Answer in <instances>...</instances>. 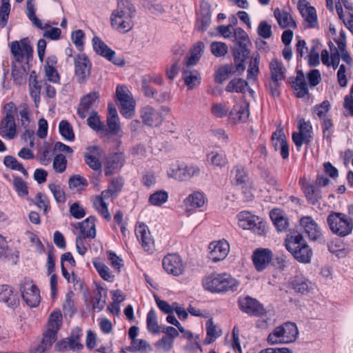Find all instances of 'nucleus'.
Wrapping results in <instances>:
<instances>
[{
  "mask_svg": "<svg viewBox=\"0 0 353 353\" xmlns=\"http://www.w3.org/2000/svg\"><path fill=\"white\" fill-rule=\"evenodd\" d=\"M134 14L135 8L131 1L119 0L117 8L111 15L112 27L121 32H128L132 28Z\"/></svg>",
  "mask_w": 353,
  "mask_h": 353,
  "instance_id": "obj_1",
  "label": "nucleus"
},
{
  "mask_svg": "<svg viewBox=\"0 0 353 353\" xmlns=\"http://www.w3.org/2000/svg\"><path fill=\"white\" fill-rule=\"evenodd\" d=\"M202 285L205 290L210 292L222 293L236 291L240 282L228 274L214 273L205 276L202 280Z\"/></svg>",
  "mask_w": 353,
  "mask_h": 353,
  "instance_id": "obj_2",
  "label": "nucleus"
},
{
  "mask_svg": "<svg viewBox=\"0 0 353 353\" xmlns=\"http://www.w3.org/2000/svg\"><path fill=\"white\" fill-rule=\"evenodd\" d=\"M285 248L298 261L303 263L310 262L312 251L301 234L294 233L288 235L285 239Z\"/></svg>",
  "mask_w": 353,
  "mask_h": 353,
  "instance_id": "obj_3",
  "label": "nucleus"
},
{
  "mask_svg": "<svg viewBox=\"0 0 353 353\" xmlns=\"http://www.w3.org/2000/svg\"><path fill=\"white\" fill-rule=\"evenodd\" d=\"M327 223L330 230L341 237L349 235L353 230V223L346 214L341 212H331L327 218Z\"/></svg>",
  "mask_w": 353,
  "mask_h": 353,
  "instance_id": "obj_4",
  "label": "nucleus"
},
{
  "mask_svg": "<svg viewBox=\"0 0 353 353\" xmlns=\"http://www.w3.org/2000/svg\"><path fill=\"white\" fill-rule=\"evenodd\" d=\"M238 225L243 230H251L259 235H264L266 232V223L259 216L244 211L237 215Z\"/></svg>",
  "mask_w": 353,
  "mask_h": 353,
  "instance_id": "obj_5",
  "label": "nucleus"
},
{
  "mask_svg": "<svg viewBox=\"0 0 353 353\" xmlns=\"http://www.w3.org/2000/svg\"><path fill=\"white\" fill-rule=\"evenodd\" d=\"M116 95L119 101L120 112L125 118L133 116L135 109V101L128 88L125 85H117Z\"/></svg>",
  "mask_w": 353,
  "mask_h": 353,
  "instance_id": "obj_6",
  "label": "nucleus"
},
{
  "mask_svg": "<svg viewBox=\"0 0 353 353\" xmlns=\"http://www.w3.org/2000/svg\"><path fill=\"white\" fill-rule=\"evenodd\" d=\"M22 299L31 307H36L41 301L40 291L34 282L29 279H24L20 284Z\"/></svg>",
  "mask_w": 353,
  "mask_h": 353,
  "instance_id": "obj_7",
  "label": "nucleus"
},
{
  "mask_svg": "<svg viewBox=\"0 0 353 353\" xmlns=\"http://www.w3.org/2000/svg\"><path fill=\"white\" fill-rule=\"evenodd\" d=\"M300 225L305 234L312 241L324 243L325 239L320 226L310 216H305L301 218Z\"/></svg>",
  "mask_w": 353,
  "mask_h": 353,
  "instance_id": "obj_8",
  "label": "nucleus"
},
{
  "mask_svg": "<svg viewBox=\"0 0 353 353\" xmlns=\"http://www.w3.org/2000/svg\"><path fill=\"white\" fill-rule=\"evenodd\" d=\"M164 270L170 275L179 276L182 275L186 268V264L177 254H168L162 261Z\"/></svg>",
  "mask_w": 353,
  "mask_h": 353,
  "instance_id": "obj_9",
  "label": "nucleus"
},
{
  "mask_svg": "<svg viewBox=\"0 0 353 353\" xmlns=\"http://www.w3.org/2000/svg\"><path fill=\"white\" fill-rule=\"evenodd\" d=\"M162 112L169 113L170 109L168 107H161V110H157L150 105H146L141 110V117L144 124L157 127L163 121Z\"/></svg>",
  "mask_w": 353,
  "mask_h": 353,
  "instance_id": "obj_10",
  "label": "nucleus"
},
{
  "mask_svg": "<svg viewBox=\"0 0 353 353\" xmlns=\"http://www.w3.org/2000/svg\"><path fill=\"white\" fill-rule=\"evenodd\" d=\"M74 74L77 81L80 83L88 81L91 71V63L88 57L80 54L74 57Z\"/></svg>",
  "mask_w": 353,
  "mask_h": 353,
  "instance_id": "obj_11",
  "label": "nucleus"
},
{
  "mask_svg": "<svg viewBox=\"0 0 353 353\" xmlns=\"http://www.w3.org/2000/svg\"><path fill=\"white\" fill-rule=\"evenodd\" d=\"M94 50L101 56L106 58L114 64L123 66L125 64L124 59L121 57H117L114 50L110 48L101 39L94 37L92 39Z\"/></svg>",
  "mask_w": 353,
  "mask_h": 353,
  "instance_id": "obj_12",
  "label": "nucleus"
},
{
  "mask_svg": "<svg viewBox=\"0 0 353 353\" xmlns=\"http://www.w3.org/2000/svg\"><path fill=\"white\" fill-rule=\"evenodd\" d=\"M209 258L214 261L223 260L230 252V245L225 240H219L212 242L209 245Z\"/></svg>",
  "mask_w": 353,
  "mask_h": 353,
  "instance_id": "obj_13",
  "label": "nucleus"
},
{
  "mask_svg": "<svg viewBox=\"0 0 353 353\" xmlns=\"http://www.w3.org/2000/svg\"><path fill=\"white\" fill-rule=\"evenodd\" d=\"M240 309L253 316H262L265 313L263 306L255 299L250 296L241 298L239 300Z\"/></svg>",
  "mask_w": 353,
  "mask_h": 353,
  "instance_id": "obj_14",
  "label": "nucleus"
},
{
  "mask_svg": "<svg viewBox=\"0 0 353 353\" xmlns=\"http://www.w3.org/2000/svg\"><path fill=\"white\" fill-rule=\"evenodd\" d=\"M10 51L17 62L21 61L24 58H28L32 48L26 39L20 41H14L10 43Z\"/></svg>",
  "mask_w": 353,
  "mask_h": 353,
  "instance_id": "obj_15",
  "label": "nucleus"
},
{
  "mask_svg": "<svg viewBox=\"0 0 353 353\" xmlns=\"http://www.w3.org/2000/svg\"><path fill=\"white\" fill-rule=\"evenodd\" d=\"M134 232L143 248L147 252H152L154 248V243L148 227L143 223H139L136 226Z\"/></svg>",
  "mask_w": 353,
  "mask_h": 353,
  "instance_id": "obj_16",
  "label": "nucleus"
},
{
  "mask_svg": "<svg viewBox=\"0 0 353 353\" xmlns=\"http://www.w3.org/2000/svg\"><path fill=\"white\" fill-rule=\"evenodd\" d=\"M99 94L97 92L89 93L84 96L78 108V114L81 118L84 119L90 111L97 106Z\"/></svg>",
  "mask_w": 353,
  "mask_h": 353,
  "instance_id": "obj_17",
  "label": "nucleus"
},
{
  "mask_svg": "<svg viewBox=\"0 0 353 353\" xmlns=\"http://www.w3.org/2000/svg\"><path fill=\"white\" fill-rule=\"evenodd\" d=\"M272 252L267 248L256 250L252 255V261L257 271L261 272L266 268L272 259Z\"/></svg>",
  "mask_w": 353,
  "mask_h": 353,
  "instance_id": "obj_18",
  "label": "nucleus"
},
{
  "mask_svg": "<svg viewBox=\"0 0 353 353\" xmlns=\"http://www.w3.org/2000/svg\"><path fill=\"white\" fill-rule=\"evenodd\" d=\"M102 150L97 146H89L86 148L83 157L85 163L94 170H99L101 168L100 157Z\"/></svg>",
  "mask_w": 353,
  "mask_h": 353,
  "instance_id": "obj_19",
  "label": "nucleus"
},
{
  "mask_svg": "<svg viewBox=\"0 0 353 353\" xmlns=\"http://www.w3.org/2000/svg\"><path fill=\"white\" fill-rule=\"evenodd\" d=\"M124 164V156L121 152L108 156L104 163V173L106 176L117 172Z\"/></svg>",
  "mask_w": 353,
  "mask_h": 353,
  "instance_id": "obj_20",
  "label": "nucleus"
},
{
  "mask_svg": "<svg viewBox=\"0 0 353 353\" xmlns=\"http://www.w3.org/2000/svg\"><path fill=\"white\" fill-rule=\"evenodd\" d=\"M0 302L14 309L19 305V299L10 286L1 285H0Z\"/></svg>",
  "mask_w": 353,
  "mask_h": 353,
  "instance_id": "obj_21",
  "label": "nucleus"
},
{
  "mask_svg": "<svg viewBox=\"0 0 353 353\" xmlns=\"http://www.w3.org/2000/svg\"><path fill=\"white\" fill-rule=\"evenodd\" d=\"M298 10L305 20V26L307 28H312L317 26L318 19L316 10L314 7L310 6L309 3L298 5Z\"/></svg>",
  "mask_w": 353,
  "mask_h": 353,
  "instance_id": "obj_22",
  "label": "nucleus"
},
{
  "mask_svg": "<svg viewBox=\"0 0 353 353\" xmlns=\"http://www.w3.org/2000/svg\"><path fill=\"white\" fill-rule=\"evenodd\" d=\"M272 141L275 150H280L281 156L283 159H287L289 157V147L283 132L279 130L274 132L272 136Z\"/></svg>",
  "mask_w": 353,
  "mask_h": 353,
  "instance_id": "obj_23",
  "label": "nucleus"
},
{
  "mask_svg": "<svg viewBox=\"0 0 353 353\" xmlns=\"http://www.w3.org/2000/svg\"><path fill=\"white\" fill-rule=\"evenodd\" d=\"M249 105L245 101L236 103L230 112V118L233 122H245L249 117Z\"/></svg>",
  "mask_w": 353,
  "mask_h": 353,
  "instance_id": "obj_24",
  "label": "nucleus"
},
{
  "mask_svg": "<svg viewBox=\"0 0 353 353\" xmlns=\"http://www.w3.org/2000/svg\"><path fill=\"white\" fill-rule=\"evenodd\" d=\"M271 80L282 81L285 78L286 68L283 62L278 59H273L269 63Z\"/></svg>",
  "mask_w": 353,
  "mask_h": 353,
  "instance_id": "obj_25",
  "label": "nucleus"
},
{
  "mask_svg": "<svg viewBox=\"0 0 353 353\" xmlns=\"http://www.w3.org/2000/svg\"><path fill=\"white\" fill-rule=\"evenodd\" d=\"M83 345L79 342V336H71L65 339L59 341L55 345V349L57 351H65V350H72V351H79L83 349Z\"/></svg>",
  "mask_w": 353,
  "mask_h": 353,
  "instance_id": "obj_26",
  "label": "nucleus"
},
{
  "mask_svg": "<svg viewBox=\"0 0 353 353\" xmlns=\"http://www.w3.org/2000/svg\"><path fill=\"white\" fill-rule=\"evenodd\" d=\"M29 65L28 63H22L21 61L17 62L12 65V76L14 81L19 85L26 83Z\"/></svg>",
  "mask_w": 353,
  "mask_h": 353,
  "instance_id": "obj_27",
  "label": "nucleus"
},
{
  "mask_svg": "<svg viewBox=\"0 0 353 353\" xmlns=\"http://www.w3.org/2000/svg\"><path fill=\"white\" fill-rule=\"evenodd\" d=\"M300 183L307 201L312 205L319 203L321 199V191L307 182L301 181Z\"/></svg>",
  "mask_w": 353,
  "mask_h": 353,
  "instance_id": "obj_28",
  "label": "nucleus"
},
{
  "mask_svg": "<svg viewBox=\"0 0 353 353\" xmlns=\"http://www.w3.org/2000/svg\"><path fill=\"white\" fill-rule=\"evenodd\" d=\"M183 79L189 89H193L201 83L199 72L196 70H191V67L185 66L183 68Z\"/></svg>",
  "mask_w": 353,
  "mask_h": 353,
  "instance_id": "obj_29",
  "label": "nucleus"
},
{
  "mask_svg": "<svg viewBox=\"0 0 353 353\" xmlns=\"http://www.w3.org/2000/svg\"><path fill=\"white\" fill-rule=\"evenodd\" d=\"M95 221L94 216H89L82 222L77 223V226L84 237L94 239L96 236Z\"/></svg>",
  "mask_w": 353,
  "mask_h": 353,
  "instance_id": "obj_30",
  "label": "nucleus"
},
{
  "mask_svg": "<svg viewBox=\"0 0 353 353\" xmlns=\"http://www.w3.org/2000/svg\"><path fill=\"white\" fill-rule=\"evenodd\" d=\"M274 15L280 27L282 28H296V23L290 13L279 8L275 9Z\"/></svg>",
  "mask_w": 353,
  "mask_h": 353,
  "instance_id": "obj_31",
  "label": "nucleus"
},
{
  "mask_svg": "<svg viewBox=\"0 0 353 353\" xmlns=\"http://www.w3.org/2000/svg\"><path fill=\"white\" fill-rule=\"evenodd\" d=\"M0 129L5 136L10 139L14 138L16 134V125L14 116L11 114H6L1 121Z\"/></svg>",
  "mask_w": 353,
  "mask_h": 353,
  "instance_id": "obj_32",
  "label": "nucleus"
},
{
  "mask_svg": "<svg viewBox=\"0 0 353 353\" xmlns=\"http://www.w3.org/2000/svg\"><path fill=\"white\" fill-rule=\"evenodd\" d=\"M35 0H27L26 1V10H27V17L30 19V21L32 23V24L37 28L45 30L50 27V25L48 23L43 24L41 21L36 16L35 14Z\"/></svg>",
  "mask_w": 353,
  "mask_h": 353,
  "instance_id": "obj_33",
  "label": "nucleus"
},
{
  "mask_svg": "<svg viewBox=\"0 0 353 353\" xmlns=\"http://www.w3.org/2000/svg\"><path fill=\"white\" fill-rule=\"evenodd\" d=\"M285 343L296 341L299 335L298 328L295 323L287 322L280 326Z\"/></svg>",
  "mask_w": 353,
  "mask_h": 353,
  "instance_id": "obj_34",
  "label": "nucleus"
},
{
  "mask_svg": "<svg viewBox=\"0 0 353 353\" xmlns=\"http://www.w3.org/2000/svg\"><path fill=\"white\" fill-rule=\"evenodd\" d=\"M168 177L179 181H186L185 165L178 162L172 163L167 171Z\"/></svg>",
  "mask_w": 353,
  "mask_h": 353,
  "instance_id": "obj_35",
  "label": "nucleus"
},
{
  "mask_svg": "<svg viewBox=\"0 0 353 353\" xmlns=\"http://www.w3.org/2000/svg\"><path fill=\"white\" fill-rule=\"evenodd\" d=\"M293 290L301 294H306L310 292L313 285L307 279L303 276H296L291 282Z\"/></svg>",
  "mask_w": 353,
  "mask_h": 353,
  "instance_id": "obj_36",
  "label": "nucleus"
},
{
  "mask_svg": "<svg viewBox=\"0 0 353 353\" xmlns=\"http://www.w3.org/2000/svg\"><path fill=\"white\" fill-rule=\"evenodd\" d=\"M205 203V195L203 192L195 191L190 194L184 201L187 208L190 209L201 208Z\"/></svg>",
  "mask_w": 353,
  "mask_h": 353,
  "instance_id": "obj_37",
  "label": "nucleus"
},
{
  "mask_svg": "<svg viewBox=\"0 0 353 353\" xmlns=\"http://www.w3.org/2000/svg\"><path fill=\"white\" fill-rule=\"evenodd\" d=\"M270 218L278 231L283 232L288 228V221L281 210H272L270 212Z\"/></svg>",
  "mask_w": 353,
  "mask_h": 353,
  "instance_id": "obj_38",
  "label": "nucleus"
},
{
  "mask_svg": "<svg viewBox=\"0 0 353 353\" xmlns=\"http://www.w3.org/2000/svg\"><path fill=\"white\" fill-rule=\"evenodd\" d=\"M294 88L299 98H303L308 94L307 85L303 72L299 71L297 72L294 82Z\"/></svg>",
  "mask_w": 353,
  "mask_h": 353,
  "instance_id": "obj_39",
  "label": "nucleus"
},
{
  "mask_svg": "<svg viewBox=\"0 0 353 353\" xmlns=\"http://www.w3.org/2000/svg\"><path fill=\"white\" fill-rule=\"evenodd\" d=\"M204 48L205 46L203 42H196L191 50V54L187 60L186 66L192 67L195 65L201 57Z\"/></svg>",
  "mask_w": 353,
  "mask_h": 353,
  "instance_id": "obj_40",
  "label": "nucleus"
},
{
  "mask_svg": "<svg viewBox=\"0 0 353 353\" xmlns=\"http://www.w3.org/2000/svg\"><path fill=\"white\" fill-rule=\"evenodd\" d=\"M205 328L207 334L204 343L208 345L214 341L221 335V330L214 324L212 319L207 321Z\"/></svg>",
  "mask_w": 353,
  "mask_h": 353,
  "instance_id": "obj_41",
  "label": "nucleus"
},
{
  "mask_svg": "<svg viewBox=\"0 0 353 353\" xmlns=\"http://www.w3.org/2000/svg\"><path fill=\"white\" fill-rule=\"evenodd\" d=\"M169 198L168 192L165 190H157L151 194L148 198V203L150 205L160 207L165 203Z\"/></svg>",
  "mask_w": 353,
  "mask_h": 353,
  "instance_id": "obj_42",
  "label": "nucleus"
},
{
  "mask_svg": "<svg viewBox=\"0 0 353 353\" xmlns=\"http://www.w3.org/2000/svg\"><path fill=\"white\" fill-rule=\"evenodd\" d=\"M231 110L225 102L213 103L210 108L212 115L216 118L222 119L230 117Z\"/></svg>",
  "mask_w": 353,
  "mask_h": 353,
  "instance_id": "obj_43",
  "label": "nucleus"
},
{
  "mask_svg": "<svg viewBox=\"0 0 353 353\" xmlns=\"http://www.w3.org/2000/svg\"><path fill=\"white\" fill-rule=\"evenodd\" d=\"M92 263L97 272L103 280L108 282L114 281V275L112 273L106 265L98 260H94Z\"/></svg>",
  "mask_w": 353,
  "mask_h": 353,
  "instance_id": "obj_44",
  "label": "nucleus"
},
{
  "mask_svg": "<svg viewBox=\"0 0 353 353\" xmlns=\"http://www.w3.org/2000/svg\"><path fill=\"white\" fill-rule=\"evenodd\" d=\"M208 161L217 168H223L228 163L225 154L222 152L212 151L208 154Z\"/></svg>",
  "mask_w": 353,
  "mask_h": 353,
  "instance_id": "obj_45",
  "label": "nucleus"
},
{
  "mask_svg": "<svg viewBox=\"0 0 353 353\" xmlns=\"http://www.w3.org/2000/svg\"><path fill=\"white\" fill-rule=\"evenodd\" d=\"M147 329L148 330L153 334H157L161 332L160 326L159 325L157 316L155 311L152 309L147 314Z\"/></svg>",
  "mask_w": 353,
  "mask_h": 353,
  "instance_id": "obj_46",
  "label": "nucleus"
},
{
  "mask_svg": "<svg viewBox=\"0 0 353 353\" xmlns=\"http://www.w3.org/2000/svg\"><path fill=\"white\" fill-rule=\"evenodd\" d=\"M59 130L61 135L69 141L74 140V133L72 125L66 120H62L59 124Z\"/></svg>",
  "mask_w": 353,
  "mask_h": 353,
  "instance_id": "obj_47",
  "label": "nucleus"
},
{
  "mask_svg": "<svg viewBox=\"0 0 353 353\" xmlns=\"http://www.w3.org/2000/svg\"><path fill=\"white\" fill-rule=\"evenodd\" d=\"M248 85V83L242 79H234L229 82L225 90L229 92H243Z\"/></svg>",
  "mask_w": 353,
  "mask_h": 353,
  "instance_id": "obj_48",
  "label": "nucleus"
},
{
  "mask_svg": "<svg viewBox=\"0 0 353 353\" xmlns=\"http://www.w3.org/2000/svg\"><path fill=\"white\" fill-rule=\"evenodd\" d=\"M236 185H241L248 180V175L245 168L242 165H236L231 172Z\"/></svg>",
  "mask_w": 353,
  "mask_h": 353,
  "instance_id": "obj_49",
  "label": "nucleus"
},
{
  "mask_svg": "<svg viewBox=\"0 0 353 353\" xmlns=\"http://www.w3.org/2000/svg\"><path fill=\"white\" fill-rule=\"evenodd\" d=\"M88 126L92 130L97 132H102L104 130V125L101 123L98 113L95 111H92L91 114L87 119Z\"/></svg>",
  "mask_w": 353,
  "mask_h": 353,
  "instance_id": "obj_50",
  "label": "nucleus"
},
{
  "mask_svg": "<svg viewBox=\"0 0 353 353\" xmlns=\"http://www.w3.org/2000/svg\"><path fill=\"white\" fill-rule=\"evenodd\" d=\"M267 342L269 345L285 343L280 326L275 327L273 331L269 334L267 338Z\"/></svg>",
  "mask_w": 353,
  "mask_h": 353,
  "instance_id": "obj_51",
  "label": "nucleus"
},
{
  "mask_svg": "<svg viewBox=\"0 0 353 353\" xmlns=\"http://www.w3.org/2000/svg\"><path fill=\"white\" fill-rule=\"evenodd\" d=\"M234 73V69L232 65H225L220 68L215 74V80L218 83H223L227 79L228 75Z\"/></svg>",
  "mask_w": 353,
  "mask_h": 353,
  "instance_id": "obj_52",
  "label": "nucleus"
},
{
  "mask_svg": "<svg viewBox=\"0 0 353 353\" xmlns=\"http://www.w3.org/2000/svg\"><path fill=\"white\" fill-rule=\"evenodd\" d=\"M48 188L57 203H64L65 201V192L60 185L49 183Z\"/></svg>",
  "mask_w": 353,
  "mask_h": 353,
  "instance_id": "obj_53",
  "label": "nucleus"
},
{
  "mask_svg": "<svg viewBox=\"0 0 353 353\" xmlns=\"http://www.w3.org/2000/svg\"><path fill=\"white\" fill-rule=\"evenodd\" d=\"M10 11V0H1L0 6V26L3 28L6 26Z\"/></svg>",
  "mask_w": 353,
  "mask_h": 353,
  "instance_id": "obj_54",
  "label": "nucleus"
},
{
  "mask_svg": "<svg viewBox=\"0 0 353 353\" xmlns=\"http://www.w3.org/2000/svg\"><path fill=\"white\" fill-rule=\"evenodd\" d=\"M130 352H145L148 350H151L150 344L143 339H136L131 341V345L128 347Z\"/></svg>",
  "mask_w": 353,
  "mask_h": 353,
  "instance_id": "obj_55",
  "label": "nucleus"
},
{
  "mask_svg": "<svg viewBox=\"0 0 353 353\" xmlns=\"http://www.w3.org/2000/svg\"><path fill=\"white\" fill-rule=\"evenodd\" d=\"M3 163L8 168L20 171L24 175H28V172L23 167L22 164L12 156L5 157Z\"/></svg>",
  "mask_w": 353,
  "mask_h": 353,
  "instance_id": "obj_56",
  "label": "nucleus"
},
{
  "mask_svg": "<svg viewBox=\"0 0 353 353\" xmlns=\"http://www.w3.org/2000/svg\"><path fill=\"white\" fill-rule=\"evenodd\" d=\"M62 314L60 311H54L50 316L48 328L58 331L61 325Z\"/></svg>",
  "mask_w": 353,
  "mask_h": 353,
  "instance_id": "obj_57",
  "label": "nucleus"
},
{
  "mask_svg": "<svg viewBox=\"0 0 353 353\" xmlns=\"http://www.w3.org/2000/svg\"><path fill=\"white\" fill-rule=\"evenodd\" d=\"M211 52L216 57L225 56L228 51L227 45L223 42L214 41L210 45Z\"/></svg>",
  "mask_w": 353,
  "mask_h": 353,
  "instance_id": "obj_58",
  "label": "nucleus"
},
{
  "mask_svg": "<svg viewBox=\"0 0 353 353\" xmlns=\"http://www.w3.org/2000/svg\"><path fill=\"white\" fill-rule=\"evenodd\" d=\"M13 185L17 194L21 197L28 195V190L26 183L20 177H14L13 179Z\"/></svg>",
  "mask_w": 353,
  "mask_h": 353,
  "instance_id": "obj_59",
  "label": "nucleus"
},
{
  "mask_svg": "<svg viewBox=\"0 0 353 353\" xmlns=\"http://www.w3.org/2000/svg\"><path fill=\"white\" fill-rule=\"evenodd\" d=\"M174 340L170 336H163L156 343V347L163 352H169L173 347Z\"/></svg>",
  "mask_w": 353,
  "mask_h": 353,
  "instance_id": "obj_60",
  "label": "nucleus"
},
{
  "mask_svg": "<svg viewBox=\"0 0 353 353\" xmlns=\"http://www.w3.org/2000/svg\"><path fill=\"white\" fill-rule=\"evenodd\" d=\"M259 35L263 39H269L272 34V26L267 21H261L257 28Z\"/></svg>",
  "mask_w": 353,
  "mask_h": 353,
  "instance_id": "obj_61",
  "label": "nucleus"
},
{
  "mask_svg": "<svg viewBox=\"0 0 353 353\" xmlns=\"http://www.w3.org/2000/svg\"><path fill=\"white\" fill-rule=\"evenodd\" d=\"M299 132L300 134H303L304 137L312 138V127L309 121H305L303 119L299 120L298 123Z\"/></svg>",
  "mask_w": 353,
  "mask_h": 353,
  "instance_id": "obj_62",
  "label": "nucleus"
},
{
  "mask_svg": "<svg viewBox=\"0 0 353 353\" xmlns=\"http://www.w3.org/2000/svg\"><path fill=\"white\" fill-rule=\"evenodd\" d=\"M67 165L65 157L63 154H57L54 158L53 168L57 172L61 173L65 171Z\"/></svg>",
  "mask_w": 353,
  "mask_h": 353,
  "instance_id": "obj_63",
  "label": "nucleus"
},
{
  "mask_svg": "<svg viewBox=\"0 0 353 353\" xmlns=\"http://www.w3.org/2000/svg\"><path fill=\"white\" fill-rule=\"evenodd\" d=\"M84 37V32L81 30H74L71 34L72 41L79 50H83Z\"/></svg>",
  "mask_w": 353,
  "mask_h": 353,
  "instance_id": "obj_64",
  "label": "nucleus"
}]
</instances>
